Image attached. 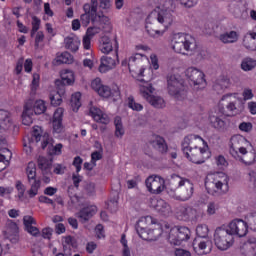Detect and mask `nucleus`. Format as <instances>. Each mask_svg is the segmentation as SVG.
Returning a JSON list of instances; mask_svg holds the SVG:
<instances>
[{
  "instance_id": "1",
  "label": "nucleus",
  "mask_w": 256,
  "mask_h": 256,
  "mask_svg": "<svg viewBox=\"0 0 256 256\" xmlns=\"http://www.w3.org/2000/svg\"><path fill=\"white\" fill-rule=\"evenodd\" d=\"M136 231L144 241H157L165 233L169 244L176 246L191 239V230L186 226L171 227L169 224H164L161 227V224L155 222L151 216L141 217L136 224Z\"/></svg>"
},
{
  "instance_id": "2",
  "label": "nucleus",
  "mask_w": 256,
  "mask_h": 256,
  "mask_svg": "<svg viewBox=\"0 0 256 256\" xmlns=\"http://www.w3.org/2000/svg\"><path fill=\"white\" fill-rule=\"evenodd\" d=\"M121 66L127 67L134 79L151 81L153 79V69L154 71L159 69V58L155 53L150 55V59L143 53H133L130 57L121 61Z\"/></svg>"
},
{
  "instance_id": "3",
  "label": "nucleus",
  "mask_w": 256,
  "mask_h": 256,
  "mask_svg": "<svg viewBox=\"0 0 256 256\" xmlns=\"http://www.w3.org/2000/svg\"><path fill=\"white\" fill-rule=\"evenodd\" d=\"M156 8L146 18V31L150 37H163V31L157 30L158 25L168 29L173 25V0H157Z\"/></svg>"
},
{
  "instance_id": "4",
  "label": "nucleus",
  "mask_w": 256,
  "mask_h": 256,
  "mask_svg": "<svg viewBox=\"0 0 256 256\" xmlns=\"http://www.w3.org/2000/svg\"><path fill=\"white\" fill-rule=\"evenodd\" d=\"M182 151L188 161L201 165L211 157L209 144L199 135L190 134L182 141Z\"/></svg>"
},
{
  "instance_id": "5",
  "label": "nucleus",
  "mask_w": 256,
  "mask_h": 256,
  "mask_svg": "<svg viewBox=\"0 0 256 256\" xmlns=\"http://www.w3.org/2000/svg\"><path fill=\"white\" fill-rule=\"evenodd\" d=\"M230 155L245 167L255 164V149L253 144L242 135H234L230 139Z\"/></svg>"
},
{
  "instance_id": "6",
  "label": "nucleus",
  "mask_w": 256,
  "mask_h": 256,
  "mask_svg": "<svg viewBox=\"0 0 256 256\" xmlns=\"http://www.w3.org/2000/svg\"><path fill=\"white\" fill-rule=\"evenodd\" d=\"M41 141L42 149L48 146V153L50 155H61L63 150V144L58 143L53 145V138L49 137V133L44 132L40 126H34L32 131V137L24 138V151L27 155H31L33 153V147H35V143H39Z\"/></svg>"
},
{
  "instance_id": "7",
  "label": "nucleus",
  "mask_w": 256,
  "mask_h": 256,
  "mask_svg": "<svg viewBox=\"0 0 256 256\" xmlns=\"http://www.w3.org/2000/svg\"><path fill=\"white\" fill-rule=\"evenodd\" d=\"M169 44L174 53H179L180 55L193 57V55H199L200 53L199 44H197V40L191 34H172Z\"/></svg>"
},
{
  "instance_id": "8",
  "label": "nucleus",
  "mask_w": 256,
  "mask_h": 256,
  "mask_svg": "<svg viewBox=\"0 0 256 256\" xmlns=\"http://www.w3.org/2000/svg\"><path fill=\"white\" fill-rule=\"evenodd\" d=\"M205 187L210 195L215 193H227L229 191V176L223 172L207 176Z\"/></svg>"
},
{
  "instance_id": "9",
  "label": "nucleus",
  "mask_w": 256,
  "mask_h": 256,
  "mask_svg": "<svg viewBox=\"0 0 256 256\" xmlns=\"http://www.w3.org/2000/svg\"><path fill=\"white\" fill-rule=\"evenodd\" d=\"M90 88L103 99H110V101H119V99H121V90L119 89V86H107L103 84V80L99 77L91 80Z\"/></svg>"
},
{
  "instance_id": "10",
  "label": "nucleus",
  "mask_w": 256,
  "mask_h": 256,
  "mask_svg": "<svg viewBox=\"0 0 256 256\" xmlns=\"http://www.w3.org/2000/svg\"><path fill=\"white\" fill-rule=\"evenodd\" d=\"M170 185L174 191H181L180 195H172L178 201H189L193 197V184L187 178L179 175H173L170 179Z\"/></svg>"
},
{
  "instance_id": "11",
  "label": "nucleus",
  "mask_w": 256,
  "mask_h": 256,
  "mask_svg": "<svg viewBox=\"0 0 256 256\" xmlns=\"http://www.w3.org/2000/svg\"><path fill=\"white\" fill-rule=\"evenodd\" d=\"M167 91L174 99H185V86L183 85V78L179 73H173L167 77Z\"/></svg>"
},
{
  "instance_id": "12",
  "label": "nucleus",
  "mask_w": 256,
  "mask_h": 256,
  "mask_svg": "<svg viewBox=\"0 0 256 256\" xmlns=\"http://www.w3.org/2000/svg\"><path fill=\"white\" fill-rule=\"evenodd\" d=\"M239 97V94L237 93H229L224 96H222L221 100L219 101L216 108H218L220 115H225V103L226 102V110L228 113V117H235V115H239L241 113V108L237 106V103L235 102V99Z\"/></svg>"
},
{
  "instance_id": "13",
  "label": "nucleus",
  "mask_w": 256,
  "mask_h": 256,
  "mask_svg": "<svg viewBox=\"0 0 256 256\" xmlns=\"http://www.w3.org/2000/svg\"><path fill=\"white\" fill-rule=\"evenodd\" d=\"M214 244L219 251H227L233 247L235 238L230 234L227 228H217L214 232Z\"/></svg>"
},
{
  "instance_id": "14",
  "label": "nucleus",
  "mask_w": 256,
  "mask_h": 256,
  "mask_svg": "<svg viewBox=\"0 0 256 256\" xmlns=\"http://www.w3.org/2000/svg\"><path fill=\"white\" fill-rule=\"evenodd\" d=\"M184 76L190 85L198 89H205L207 81L205 80V73L196 67H189L184 71Z\"/></svg>"
},
{
  "instance_id": "15",
  "label": "nucleus",
  "mask_w": 256,
  "mask_h": 256,
  "mask_svg": "<svg viewBox=\"0 0 256 256\" xmlns=\"http://www.w3.org/2000/svg\"><path fill=\"white\" fill-rule=\"evenodd\" d=\"M84 13L80 16V21L83 27H87L89 23H101V21H108V18L102 12H93L91 4L86 3L83 6Z\"/></svg>"
},
{
  "instance_id": "16",
  "label": "nucleus",
  "mask_w": 256,
  "mask_h": 256,
  "mask_svg": "<svg viewBox=\"0 0 256 256\" xmlns=\"http://www.w3.org/2000/svg\"><path fill=\"white\" fill-rule=\"evenodd\" d=\"M233 237H245L249 232V224L243 219H234L226 227Z\"/></svg>"
},
{
  "instance_id": "17",
  "label": "nucleus",
  "mask_w": 256,
  "mask_h": 256,
  "mask_svg": "<svg viewBox=\"0 0 256 256\" xmlns=\"http://www.w3.org/2000/svg\"><path fill=\"white\" fill-rule=\"evenodd\" d=\"M146 189L152 195H159L165 191V179L158 175H151L145 181Z\"/></svg>"
},
{
  "instance_id": "18",
  "label": "nucleus",
  "mask_w": 256,
  "mask_h": 256,
  "mask_svg": "<svg viewBox=\"0 0 256 256\" xmlns=\"http://www.w3.org/2000/svg\"><path fill=\"white\" fill-rule=\"evenodd\" d=\"M221 115L223 114H220L219 109L215 107L209 112L208 121L213 129L220 133H225L228 125L227 122L221 118Z\"/></svg>"
},
{
  "instance_id": "19",
  "label": "nucleus",
  "mask_w": 256,
  "mask_h": 256,
  "mask_svg": "<svg viewBox=\"0 0 256 256\" xmlns=\"http://www.w3.org/2000/svg\"><path fill=\"white\" fill-rule=\"evenodd\" d=\"M192 247L196 255H209L213 249V242L210 238H195Z\"/></svg>"
},
{
  "instance_id": "20",
  "label": "nucleus",
  "mask_w": 256,
  "mask_h": 256,
  "mask_svg": "<svg viewBox=\"0 0 256 256\" xmlns=\"http://www.w3.org/2000/svg\"><path fill=\"white\" fill-rule=\"evenodd\" d=\"M99 51L104 55H109V53L113 52L115 55L119 53V41L117 39L111 40L109 36H102L99 40Z\"/></svg>"
},
{
  "instance_id": "21",
  "label": "nucleus",
  "mask_w": 256,
  "mask_h": 256,
  "mask_svg": "<svg viewBox=\"0 0 256 256\" xmlns=\"http://www.w3.org/2000/svg\"><path fill=\"white\" fill-rule=\"evenodd\" d=\"M176 217L180 221H197L199 210L190 206H180L177 208Z\"/></svg>"
},
{
  "instance_id": "22",
  "label": "nucleus",
  "mask_w": 256,
  "mask_h": 256,
  "mask_svg": "<svg viewBox=\"0 0 256 256\" xmlns=\"http://www.w3.org/2000/svg\"><path fill=\"white\" fill-rule=\"evenodd\" d=\"M57 91L52 90L49 93L50 103L53 107H59L63 103V97L65 96V87H61V79L54 81Z\"/></svg>"
},
{
  "instance_id": "23",
  "label": "nucleus",
  "mask_w": 256,
  "mask_h": 256,
  "mask_svg": "<svg viewBox=\"0 0 256 256\" xmlns=\"http://www.w3.org/2000/svg\"><path fill=\"white\" fill-rule=\"evenodd\" d=\"M117 65H119V53L115 54L114 58L111 56H102L98 71L99 73H109V71H113Z\"/></svg>"
},
{
  "instance_id": "24",
  "label": "nucleus",
  "mask_w": 256,
  "mask_h": 256,
  "mask_svg": "<svg viewBox=\"0 0 256 256\" xmlns=\"http://www.w3.org/2000/svg\"><path fill=\"white\" fill-rule=\"evenodd\" d=\"M89 115L94 121H96V123H101L102 125H109V123H111L109 115L99 107L93 106V103H90L89 105Z\"/></svg>"
},
{
  "instance_id": "25",
  "label": "nucleus",
  "mask_w": 256,
  "mask_h": 256,
  "mask_svg": "<svg viewBox=\"0 0 256 256\" xmlns=\"http://www.w3.org/2000/svg\"><path fill=\"white\" fill-rule=\"evenodd\" d=\"M65 113V109L59 107L55 110L52 117V132L54 135H61L63 131H65V127L63 126V114Z\"/></svg>"
},
{
  "instance_id": "26",
  "label": "nucleus",
  "mask_w": 256,
  "mask_h": 256,
  "mask_svg": "<svg viewBox=\"0 0 256 256\" xmlns=\"http://www.w3.org/2000/svg\"><path fill=\"white\" fill-rule=\"evenodd\" d=\"M13 127V119H11V113L0 110V143H5L3 133L9 131Z\"/></svg>"
},
{
  "instance_id": "27",
  "label": "nucleus",
  "mask_w": 256,
  "mask_h": 256,
  "mask_svg": "<svg viewBox=\"0 0 256 256\" xmlns=\"http://www.w3.org/2000/svg\"><path fill=\"white\" fill-rule=\"evenodd\" d=\"M101 23L104 24H100V26L89 27L85 34L86 37H90L91 39H93L95 35H99L100 31H103V33H111L113 26L111 25L109 18L107 21H101Z\"/></svg>"
},
{
  "instance_id": "28",
  "label": "nucleus",
  "mask_w": 256,
  "mask_h": 256,
  "mask_svg": "<svg viewBox=\"0 0 256 256\" xmlns=\"http://www.w3.org/2000/svg\"><path fill=\"white\" fill-rule=\"evenodd\" d=\"M23 224L27 233H29V235H32V237H39L41 235V231H39V228H37V220H35L33 216H24Z\"/></svg>"
},
{
  "instance_id": "29",
  "label": "nucleus",
  "mask_w": 256,
  "mask_h": 256,
  "mask_svg": "<svg viewBox=\"0 0 256 256\" xmlns=\"http://www.w3.org/2000/svg\"><path fill=\"white\" fill-rule=\"evenodd\" d=\"M3 234L6 239H10L12 243H15L17 241V235H19V226L13 220H7Z\"/></svg>"
},
{
  "instance_id": "30",
  "label": "nucleus",
  "mask_w": 256,
  "mask_h": 256,
  "mask_svg": "<svg viewBox=\"0 0 256 256\" xmlns=\"http://www.w3.org/2000/svg\"><path fill=\"white\" fill-rule=\"evenodd\" d=\"M21 117L23 125H33V100L25 101Z\"/></svg>"
},
{
  "instance_id": "31",
  "label": "nucleus",
  "mask_w": 256,
  "mask_h": 256,
  "mask_svg": "<svg viewBox=\"0 0 256 256\" xmlns=\"http://www.w3.org/2000/svg\"><path fill=\"white\" fill-rule=\"evenodd\" d=\"M150 207L156 209L162 215H169L171 213V206L163 199L152 198L150 200Z\"/></svg>"
},
{
  "instance_id": "32",
  "label": "nucleus",
  "mask_w": 256,
  "mask_h": 256,
  "mask_svg": "<svg viewBox=\"0 0 256 256\" xmlns=\"http://www.w3.org/2000/svg\"><path fill=\"white\" fill-rule=\"evenodd\" d=\"M60 79V87H65L63 85H66L67 87H73V85H75L77 76L75 75V71L71 69H64L60 72Z\"/></svg>"
},
{
  "instance_id": "33",
  "label": "nucleus",
  "mask_w": 256,
  "mask_h": 256,
  "mask_svg": "<svg viewBox=\"0 0 256 256\" xmlns=\"http://www.w3.org/2000/svg\"><path fill=\"white\" fill-rule=\"evenodd\" d=\"M145 79L146 78H144V80H140L141 83L139 84V93L141 97L147 101L154 96L155 88L153 87V84H151L149 81H145Z\"/></svg>"
},
{
  "instance_id": "34",
  "label": "nucleus",
  "mask_w": 256,
  "mask_h": 256,
  "mask_svg": "<svg viewBox=\"0 0 256 256\" xmlns=\"http://www.w3.org/2000/svg\"><path fill=\"white\" fill-rule=\"evenodd\" d=\"M64 47L72 53H77L81 47V40L75 34H71L64 39Z\"/></svg>"
},
{
  "instance_id": "35",
  "label": "nucleus",
  "mask_w": 256,
  "mask_h": 256,
  "mask_svg": "<svg viewBox=\"0 0 256 256\" xmlns=\"http://www.w3.org/2000/svg\"><path fill=\"white\" fill-rule=\"evenodd\" d=\"M243 45L249 51H256V26L244 36Z\"/></svg>"
},
{
  "instance_id": "36",
  "label": "nucleus",
  "mask_w": 256,
  "mask_h": 256,
  "mask_svg": "<svg viewBox=\"0 0 256 256\" xmlns=\"http://www.w3.org/2000/svg\"><path fill=\"white\" fill-rule=\"evenodd\" d=\"M152 147L159 151L160 153H167V142H165V138L159 135L153 136L150 141Z\"/></svg>"
},
{
  "instance_id": "37",
  "label": "nucleus",
  "mask_w": 256,
  "mask_h": 256,
  "mask_svg": "<svg viewBox=\"0 0 256 256\" xmlns=\"http://www.w3.org/2000/svg\"><path fill=\"white\" fill-rule=\"evenodd\" d=\"M74 61L73 55L69 52H63V53H58L53 60V65H63V64H68L71 65Z\"/></svg>"
},
{
  "instance_id": "38",
  "label": "nucleus",
  "mask_w": 256,
  "mask_h": 256,
  "mask_svg": "<svg viewBox=\"0 0 256 256\" xmlns=\"http://www.w3.org/2000/svg\"><path fill=\"white\" fill-rule=\"evenodd\" d=\"M98 209L95 205H90L87 207H84L78 214V217L81 219V221H89L95 213H97Z\"/></svg>"
},
{
  "instance_id": "39",
  "label": "nucleus",
  "mask_w": 256,
  "mask_h": 256,
  "mask_svg": "<svg viewBox=\"0 0 256 256\" xmlns=\"http://www.w3.org/2000/svg\"><path fill=\"white\" fill-rule=\"evenodd\" d=\"M146 101L152 105V107H155V109H163L166 106L165 99L156 94L148 98Z\"/></svg>"
},
{
  "instance_id": "40",
  "label": "nucleus",
  "mask_w": 256,
  "mask_h": 256,
  "mask_svg": "<svg viewBox=\"0 0 256 256\" xmlns=\"http://www.w3.org/2000/svg\"><path fill=\"white\" fill-rule=\"evenodd\" d=\"M222 43H237L239 41V34L237 31H230L220 35Z\"/></svg>"
},
{
  "instance_id": "41",
  "label": "nucleus",
  "mask_w": 256,
  "mask_h": 256,
  "mask_svg": "<svg viewBox=\"0 0 256 256\" xmlns=\"http://www.w3.org/2000/svg\"><path fill=\"white\" fill-rule=\"evenodd\" d=\"M47 111V104L43 100H32V113L35 115H43Z\"/></svg>"
},
{
  "instance_id": "42",
  "label": "nucleus",
  "mask_w": 256,
  "mask_h": 256,
  "mask_svg": "<svg viewBox=\"0 0 256 256\" xmlns=\"http://www.w3.org/2000/svg\"><path fill=\"white\" fill-rule=\"evenodd\" d=\"M9 159H11V151L9 149L2 150V153L0 152V173L9 167Z\"/></svg>"
},
{
  "instance_id": "43",
  "label": "nucleus",
  "mask_w": 256,
  "mask_h": 256,
  "mask_svg": "<svg viewBox=\"0 0 256 256\" xmlns=\"http://www.w3.org/2000/svg\"><path fill=\"white\" fill-rule=\"evenodd\" d=\"M70 107L74 113L81 108V92H75L71 96Z\"/></svg>"
},
{
  "instance_id": "44",
  "label": "nucleus",
  "mask_w": 256,
  "mask_h": 256,
  "mask_svg": "<svg viewBox=\"0 0 256 256\" xmlns=\"http://www.w3.org/2000/svg\"><path fill=\"white\" fill-rule=\"evenodd\" d=\"M26 175L29 183H31V181H37V165L35 164V162L28 163L26 167Z\"/></svg>"
},
{
  "instance_id": "45",
  "label": "nucleus",
  "mask_w": 256,
  "mask_h": 256,
  "mask_svg": "<svg viewBox=\"0 0 256 256\" xmlns=\"http://www.w3.org/2000/svg\"><path fill=\"white\" fill-rule=\"evenodd\" d=\"M115 125V137L117 139H123V135H125V127H123V122L121 121V117L117 116L114 120Z\"/></svg>"
},
{
  "instance_id": "46",
  "label": "nucleus",
  "mask_w": 256,
  "mask_h": 256,
  "mask_svg": "<svg viewBox=\"0 0 256 256\" xmlns=\"http://www.w3.org/2000/svg\"><path fill=\"white\" fill-rule=\"evenodd\" d=\"M196 239H209V226L206 224H198L196 227Z\"/></svg>"
},
{
  "instance_id": "47",
  "label": "nucleus",
  "mask_w": 256,
  "mask_h": 256,
  "mask_svg": "<svg viewBox=\"0 0 256 256\" xmlns=\"http://www.w3.org/2000/svg\"><path fill=\"white\" fill-rule=\"evenodd\" d=\"M39 189H41V180H34V182L31 184L30 189L27 191L30 199H33V197H37V195L39 194Z\"/></svg>"
},
{
  "instance_id": "48",
  "label": "nucleus",
  "mask_w": 256,
  "mask_h": 256,
  "mask_svg": "<svg viewBox=\"0 0 256 256\" xmlns=\"http://www.w3.org/2000/svg\"><path fill=\"white\" fill-rule=\"evenodd\" d=\"M51 165H53V160L47 159L43 156L38 158V167L41 171H49V169H51Z\"/></svg>"
},
{
  "instance_id": "49",
  "label": "nucleus",
  "mask_w": 256,
  "mask_h": 256,
  "mask_svg": "<svg viewBox=\"0 0 256 256\" xmlns=\"http://www.w3.org/2000/svg\"><path fill=\"white\" fill-rule=\"evenodd\" d=\"M256 67V61L253 60V58H244L241 63V69L242 71H252V69H255Z\"/></svg>"
},
{
  "instance_id": "50",
  "label": "nucleus",
  "mask_w": 256,
  "mask_h": 256,
  "mask_svg": "<svg viewBox=\"0 0 256 256\" xmlns=\"http://www.w3.org/2000/svg\"><path fill=\"white\" fill-rule=\"evenodd\" d=\"M242 254L245 256H256V245L253 243H246L242 248Z\"/></svg>"
},
{
  "instance_id": "51",
  "label": "nucleus",
  "mask_w": 256,
  "mask_h": 256,
  "mask_svg": "<svg viewBox=\"0 0 256 256\" xmlns=\"http://www.w3.org/2000/svg\"><path fill=\"white\" fill-rule=\"evenodd\" d=\"M127 106L129 109H132V111H141L143 109L142 104L136 102L133 96L127 98Z\"/></svg>"
},
{
  "instance_id": "52",
  "label": "nucleus",
  "mask_w": 256,
  "mask_h": 256,
  "mask_svg": "<svg viewBox=\"0 0 256 256\" xmlns=\"http://www.w3.org/2000/svg\"><path fill=\"white\" fill-rule=\"evenodd\" d=\"M40 83H41V76L39 75V73H33L32 82L30 85L32 93H35L37 89H39Z\"/></svg>"
},
{
  "instance_id": "53",
  "label": "nucleus",
  "mask_w": 256,
  "mask_h": 256,
  "mask_svg": "<svg viewBox=\"0 0 256 256\" xmlns=\"http://www.w3.org/2000/svg\"><path fill=\"white\" fill-rule=\"evenodd\" d=\"M15 189L12 186H0V197L9 199Z\"/></svg>"
},
{
  "instance_id": "54",
  "label": "nucleus",
  "mask_w": 256,
  "mask_h": 256,
  "mask_svg": "<svg viewBox=\"0 0 256 256\" xmlns=\"http://www.w3.org/2000/svg\"><path fill=\"white\" fill-rule=\"evenodd\" d=\"M15 187L18 191L16 197L17 199H19V201H23L24 197H25V191H26V187L25 185H23V183L21 181H17L15 184Z\"/></svg>"
},
{
  "instance_id": "55",
  "label": "nucleus",
  "mask_w": 256,
  "mask_h": 256,
  "mask_svg": "<svg viewBox=\"0 0 256 256\" xmlns=\"http://www.w3.org/2000/svg\"><path fill=\"white\" fill-rule=\"evenodd\" d=\"M215 164L218 169H227V167H229V162H227V159H225L223 155L215 157Z\"/></svg>"
},
{
  "instance_id": "56",
  "label": "nucleus",
  "mask_w": 256,
  "mask_h": 256,
  "mask_svg": "<svg viewBox=\"0 0 256 256\" xmlns=\"http://www.w3.org/2000/svg\"><path fill=\"white\" fill-rule=\"evenodd\" d=\"M32 31L31 35H35L41 28V19H39L37 16H32Z\"/></svg>"
},
{
  "instance_id": "57",
  "label": "nucleus",
  "mask_w": 256,
  "mask_h": 256,
  "mask_svg": "<svg viewBox=\"0 0 256 256\" xmlns=\"http://www.w3.org/2000/svg\"><path fill=\"white\" fill-rule=\"evenodd\" d=\"M96 63L97 60L95 59V57L91 56V58H86L83 60V67L89 69L90 71H93V69H95Z\"/></svg>"
},
{
  "instance_id": "58",
  "label": "nucleus",
  "mask_w": 256,
  "mask_h": 256,
  "mask_svg": "<svg viewBox=\"0 0 256 256\" xmlns=\"http://www.w3.org/2000/svg\"><path fill=\"white\" fill-rule=\"evenodd\" d=\"M242 97L244 101H251L255 95L253 94V89L246 87L242 91Z\"/></svg>"
},
{
  "instance_id": "59",
  "label": "nucleus",
  "mask_w": 256,
  "mask_h": 256,
  "mask_svg": "<svg viewBox=\"0 0 256 256\" xmlns=\"http://www.w3.org/2000/svg\"><path fill=\"white\" fill-rule=\"evenodd\" d=\"M182 7H186V9H191V7H195L197 3H199V0H176Z\"/></svg>"
},
{
  "instance_id": "60",
  "label": "nucleus",
  "mask_w": 256,
  "mask_h": 256,
  "mask_svg": "<svg viewBox=\"0 0 256 256\" xmlns=\"http://www.w3.org/2000/svg\"><path fill=\"white\" fill-rule=\"evenodd\" d=\"M95 236L97 239H105V229L103 228V225L98 224L95 227Z\"/></svg>"
},
{
  "instance_id": "61",
  "label": "nucleus",
  "mask_w": 256,
  "mask_h": 256,
  "mask_svg": "<svg viewBox=\"0 0 256 256\" xmlns=\"http://www.w3.org/2000/svg\"><path fill=\"white\" fill-rule=\"evenodd\" d=\"M44 13H45V16H43L44 21H49V17H53V10H51V5H49V3L44 4Z\"/></svg>"
},
{
  "instance_id": "62",
  "label": "nucleus",
  "mask_w": 256,
  "mask_h": 256,
  "mask_svg": "<svg viewBox=\"0 0 256 256\" xmlns=\"http://www.w3.org/2000/svg\"><path fill=\"white\" fill-rule=\"evenodd\" d=\"M219 209V206L217 204H215L214 202H210L207 205V210L206 213L208 215H215L217 213V210Z\"/></svg>"
},
{
  "instance_id": "63",
  "label": "nucleus",
  "mask_w": 256,
  "mask_h": 256,
  "mask_svg": "<svg viewBox=\"0 0 256 256\" xmlns=\"http://www.w3.org/2000/svg\"><path fill=\"white\" fill-rule=\"evenodd\" d=\"M53 171L56 175H63L65 171H67V166L63 164H55Z\"/></svg>"
},
{
  "instance_id": "64",
  "label": "nucleus",
  "mask_w": 256,
  "mask_h": 256,
  "mask_svg": "<svg viewBox=\"0 0 256 256\" xmlns=\"http://www.w3.org/2000/svg\"><path fill=\"white\" fill-rule=\"evenodd\" d=\"M218 85H220L222 89H229L231 86V80H229L227 77H223L218 80Z\"/></svg>"
}]
</instances>
